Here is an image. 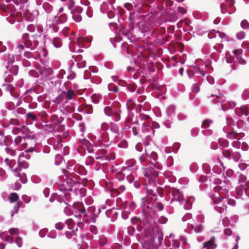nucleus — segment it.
Returning <instances> with one entry per match:
<instances>
[{"label": "nucleus", "instance_id": "44", "mask_svg": "<svg viewBox=\"0 0 249 249\" xmlns=\"http://www.w3.org/2000/svg\"><path fill=\"white\" fill-rule=\"evenodd\" d=\"M195 71L196 73L204 76L206 74V72L202 69L198 67L195 68Z\"/></svg>", "mask_w": 249, "mask_h": 249}, {"label": "nucleus", "instance_id": "27", "mask_svg": "<svg viewBox=\"0 0 249 249\" xmlns=\"http://www.w3.org/2000/svg\"><path fill=\"white\" fill-rule=\"evenodd\" d=\"M66 224L67 225L68 228L70 229H72L73 228V227L75 225L74 221L71 218H69L67 219L66 222Z\"/></svg>", "mask_w": 249, "mask_h": 249}, {"label": "nucleus", "instance_id": "58", "mask_svg": "<svg viewBox=\"0 0 249 249\" xmlns=\"http://www.w3.org/2000/svg\"><path fill=\"white\" fill-rule=\"evenodd\" d=\"M56 142H57V144L54 145V146L56 147V148H57V149L61 148L63 146V145L61 143L62 140L59 139V140H58V141Z\"/></svg>", "mask_w": 249, "mask_h": 249}, {"label": "nucleus", "instance_id": "29", "mask_svg": "<svg viewBox=\"0 0 249 249\" xmlns=\"http://www.w3.org/2000/svg\"><path fill=\"white\" fill-rule=\"evenodd\" d=\"M15 88L13 87V85L11 84H8L6 86V90L8 91H9L10 92V94L11 96H16L15 94L14 93V90Z\"/></svg>", "mask_w": 249, "mask_h": 249}, {"label": "nucleus", "instance_id": "38", "mask_svg": "<svg viewBox=\"0 0 249 249\" xmlns=\"http://www.w3.org/2000/svg\"><path fill=\"white\" fill-rule=\"evenodd\" d=\"M219 144L221 146L227 147L229 145V142L227 140H226L219 139Z\"/></svg>", "mask_w": 249, "mask_h": 249}, {"label": "nucleus", "instance_id": "2", "mask_svg": "<svg viewBox=\"0 0 249 249\" xmlns=\"http://www.w3.org/2000/svg\"><path fill=\"white\" fill-rule=\"evenodd\" d=\"M79 182L74 180L71 177H67L66 179L61 181L59 189L61 191H70L72 190V187L76 186Z\"/></svg>", "mask_w": 249, "mask_h": 249}, {"label": "nucleus", "instance_id": "53", "mask_svg": "<svg viewBox=\"0 0 249 249\" xmlns=\"http://www.w3.org/2000/svg\"><path fill=\"white\" fill-rule=\"evenodd\" d=\"M75 3V1L74 0H69L67 5L69 9H71L74 6Z\"/></svg>", "mask_w": 249, "mask_h": 249}, {"label": "nucleus", "instance_id": "26", "mask_svg": "<svg viewBox=\"0 0 249 249\" xmlns=\"http://www.w3.org/2000/svg\"><path fill=\"white\" fill-rule=\"evenodd\" d=\"M151 167H152L155 171H156L155 169H157L158 170H161L162 167L161 164H160L157 162H156L154 163H151L150 165H149V166L148 168H150Z\"/></svg>", "mask_w": 249, "mask_h": 249}, {"label": "nucleus", "instance_id": "17", "mask_svg": "<svg viewBox=\"0 0 249 249\" xmlns=\"http://www.w3.org/2000/svg\"><path fill=\"white\" fill-rule=\"evenodd\" d=\"M241 133H242L241 132H239V133H237L235 131H233L228 133L227 135V137L229 139H240L239 135Z\"/></svg>", "mask_w": 249, "mask_h": 249}, {"label": "nucleus", "instance_id": "8", "mask_svg": "<svg viewBox=\"0 0 249 249\" xmlns=\"http://www.w3.org/2000/svg\"><path fill=\"white\" fill-rule=\"evenodd\" d=\"M83 9L79 6H76L74 10L71 11L72 18L76 22H80L82 19V17L80 14L82 12Z\"/></svg>", "mask_w": 249, "mask_h": 249}, {"label": "nucleus", "instance_id": "45", "mask_svg": "<svg viewBox=\"0 0 249 249\" xmlns=\"http://www.w3.org/2000/svg\"><path fill=\"white\" fill-rule=\"evenodd\" d=\"M108 88L110 91H112L115 92H117L118 91V87L117 86H114V85H108Z\"/></svg>", "mask_w": 249, "mask_h": 249}, {"label": "nucleus", "instance_id": "23", "mask_svg": "<svg viewBox=\"0 0 249 249\" xmlns=\"http://www.w3.org/2000/svg\"><path fill=\"white\" fill-rule=\"evenodd\" d=\"M26 128V127L24 125H23L21 128L15 127L13 129V132L15 134H18L20 132L24 133Z\"/></svg>", "mask_w": 249, "mask_h": 249}, {"label": "nucleus", "instance_id": "20", "mask_svg": "<svg viewBox=\"0 0 249 249\" xmlns=\"http://www.w3.org/2000/svg\"><path fill=\"white\" fill-rule=\"evenodd\" d=\"M53 43L55 48H58L62 46V40L59 37H55L53 40Z\"/></svg>", "mask_w": 249, "mask_h": 249}, {"label": "nucleus", "instance_id": "61", "mask_svg": "<svg viewBox=\"0 0 249 249\" xmlns=\"http://www.w3.org/2000/svg\"><path fill=\"white\" fill-rule=\"evenodd\" d=\"M156 207L157 210L159 211H162L163 209V205L161 202H157Z\"/></svg>", "mask_w": 249, "mask_h": 249}, {"label": "nucleus", "instance_id": "49", "mask_svg": "<svg viewBox=\"0 0 249 249\" xmlns=\"http://www.w3.org/2000/svg\"><path fill=\"white\" fill-rule=\"evenodd\" d=\"M26 117L27 119H31L33 121L36 120V117L33 112H29L27 114Z\"/></svg>", "mask_w": 249, "mask_h": 249}, {"label": "nucleus", "instance_id": "24", "mask_svg": "<svg viewBox=\"0 0 249 249\" xmlns=\"http://www.w3.org/2000/svg\"><path fill=\"white\" fill-rule=\"evenodd\" d=\"M191 226L194 229L196 233L200 232L202 229V225L201 224H196L195 225H191Z\"/></svg>", "mask_w": 249, "mask_h": 249}, {"label": "nucleus", "instance_id": "41", "mask_svg": "<svg viewBox=\"0 0 249 249\" xmlns=\"http://www.w3.org/2000/svg\"><path fill=\"white\" fill-rule=\"evenodd\" d=\"M222 154L224 157L227 159H229L231 155V151L228 149L224 150L222 152Z\"/></svg>", "mask_w": 249, "mask_h": 249}, {"label": "nucleus", "instance_id": "14", "mask_svg": "<svg viewBox=\"0 0 249 249\" xmlns=\"http://www.w3.org/2000/svg\"><path fill=\"white\" fill-rule=\"evenodd\" d=\"M22 12V14H23L24 18H27L28 20H29L30 21L33 20L34 17L33 16L32 14L30 12L29 10L27 8H24L23 7Z\"/></svg>", "mask_w": 249, "mask_h": 249}, {"label": "nucleus", "instance_id": "54", "mask_svg": "<svg viewBox=\"0 0 249 249\" xmlns=\"http://www.w3.org/2000/svg\"><path fill=\"white\" fill-rule=\"evenodd\" d=\"M24 56L28 59L33 57V54L32 52L29 51H26L24 53Z\"/></svg>", "mask_w": 249, "mask_h": 249}, {"label": "nucleus", "instance_id": "46", "mask_svg": "<svg viewBox=\"0 0 249 249\" xmlns=\"http://www.w3.org/2000/svg\"><path fill=\"white\" fill-rule=\"evenodd\" d=\"M245 36L246 34L243 31L240 32L236 34V37L238 39H243Z\"/></svg>", "mask_w": 249, "mask_h": 249}, {"label": "nucleus", "instance_id": "60", "mask_svg": "<svg viewBox=\"0 0 249 249\" xmlns=\"http://www.w3.org/2000/svg\"><path fill=\"white\" fill-rule=\"evenodd\" d=\"M55 228L58 230H61L64 227V224L61 222H58L55 224Z\"/></svg>", "mask_w": 249, "mask_h": 249}, {"label": "nucleus", "instance_id": "47", "mask_svg": "<svg viewBox=\"0 0 249 249\" xmlns=\"http://www.w3.org/2000/svg\"><path fill=\"white\" fill-rule=\"evenodd\" d=\"M48 231V230L47 229L41 230L39 232V236L42 238L45 237Z\"/></svg>", "mask_w": 249, "mask_h": 249}, {"label": "nucleus", "instance_id": "42", "mask_svg": "<svg viewBox=\"0 0 249 249\" xmlns=\"http://www.w3.org/2000/svg\"><path fill=\"white\" fill-rule=\"evenodd\" d=\"M64 96L63 95L58 96L53 101L56 104H59L63 100Z\"/></svg>", "mask_w": 249, "mask_h": 249}, {"label": "nucleus", "instance_id": "6", "mask_svg": "<svg viewBox=\"0 0 249 249\" xmlns=\"http://www.w3.org/2000/svg\"><path fill=\"white\" fill-rule=\"evenodd\" d=\"M19 199V197L18 194L16 193H12L10 194L9 196V200L10 203H14L17 201V203L14 207V210H15V213H17L18 211V209L20 207L21 205L22 204V202L20 201H18Z\"/></svg>", "mask_w": 249, "mask_h": 249}, {"label": "nucleus", "instance_id": "15", "mask_svg": "<svg viewBox=\"0 0 249 249\" xmlns=\"http://www.w3.org/2000/svg\"><path fill=\"white\" fill-rule=\"evenodd\" d=\"M74 209L80 213H84L86 212V209L84 207L83 203L80 202L74 203L73 205Z\"/></svg>", "mask_w": 249, "mask_h": 249}, {"label": "nucleus", "instance_id": "5", "mask_svg": "<svg viewBox=\"0 0 249 249\" xmlns=\"http://www.w3.org/2000/svg\"><path fill=\"white\" fill-rule=\"evenodd\" d=\"M230 188V185L226 181H223L220 183L219 185L215 186L213 190L215 192H218L219 194L224 195L225 197H227L228 193Z\"/></svg>", "mask_w": 249, "mask_h": 249}, {"label": "nucleus", "instance_id": "48", "mask_svg": "<svg viewBox=\"0 0 249 249\" xmlns=\"http://www.w3.org/2000/svg\"><path fill=\"white\" fill-rule=\"evenodd\" d=\"M200 90L199 86L198 84L195 83L194 84L192 88V91L195 93H198Z\"/></svg>", "mask_w": 249, "mask_h": 249}, {"label": "nucleus", "instance_id": "39", "mask_svg": "<svg viewBox=\"0 0 249 249\" xmlns=\"http://www.w3.org/2000/svg\"><path fill=\"white\" fill-rule=\"evenodd\" d=\"M140 126V124H139L138 125H135L132 127V132L134 136H137L138 135Z\"/></svg>", "mask_w": 249, "mask_h": 249}, {"label": "nucleus", "instance_id": "55", "mask_svg": "<svg viewBox=\"0 0 249 249\" xmlns=\"http://www.w3.org/2000/svg\"><path fill=\"white\" fill-rule=\"evenodd\" d=\"M211 122L209 120H206L203 121L202 124V127L203 128H206L210 125Z\"/></svg>", "mask_w": 249, "mask_h": 249}, {"label": "nucleus", "instance_id": "16", "mask_svg": "<svg viewBox=\"0 0 249 249\" xmlns=\"http://www.w3.org/2000/svg\"><path fill=\"white\" fill-rule=\"evenodd\" d=\"M90 41L89 40H88L82 37H80L77 39V43L78 46L80 48L86 47V43Z\"/></svg>", "mask_w": 249, "mask_h": 249}, {"label": "nucleus", "instance_id": "37", "mask_svg": "<svg viewBox=\"0 0 249 249\" xmlns=\"http://www.w3.org/2000/svg\"><path fill=\"white\" fill-rule=\"evenodd\" d=\"M9 123L11 124L18 125L20 124L19 120L17 118H12L10 120Z\"/></svg>", "mask_w": 249, "mask_h": 249}, {"label": "nucleus", "instance_id": "34", "mask_svg": "<svg viewBox=\"0 0 249 249\" xmlns=\"http://www.w3.org/2000/svg\"><path fill=\"white\" fill-rule=\"evenodd\" d=\"M5 151L7 154H9L11 156H14L16 155V151L9 147H6Z\"/></svg>", "mask_w": 249, "mask_h": 249}, {"label": "nucleus", "instance_id": "51", "mask_svg": "<svg viewBox=\"0 0 249 249\" xmlns=\"http://www.w3.org/2000/svg\"><path fill=\"white\" fill-rule=\"evenodd\" d=\"M125 190V187L123 185H121L119 186L118 188L114 189L115 192L120 194L121 193L123 192Z\"/></svg>", "mask_w": 249, "mask_h": 249}, {"label": "nucleus", "instance_id": "59", "mask_svg": "<svg viewBox=\"0 0 249 249\" xmlns=\"http://www.w3.org/2000/svg\"><path fill=\"white\" fill-rule=\"evenodd\" d=\"M16 242L19 247H20L22 245V240L21 237H18L16 239Z\"/></svg>", "mask_w": 249, "mask_h": 249}, {"label": "nucleus", "instance_id": "25", "mask_svg": "<svg viewBox=\"0 0 249 249\" xmlns=\"http://www.w3.org/2000/svg\"><path fill=\"white\" fill-rule=\"evenodd\" d=\"M102 142L107 143L109 142L108 135L107 132H104L101 136Z\"/></svg>", "mask_w": 249, "mask_h": 249}, {"label": "nucleus", "instance_id": "18", "mask_svg": "<svg viewBox=\"0 0 249 249\" xmlns=\"http://www.w3.org/2000/svg\"><path fill=\"white\" fill-rule=\"evenodd\" d=\"M225 197L223 195H220L219 193L217 194V196H215L213 198V202L215 204H219L222 201L224 198Z\"/></svg>", "mask_w": 249, "mask_h": 249}, {"label": "nucleus", "instance_id": "3", "mask_svg": "<svg viewBox=\"0 0 249 249\" xmlns=\"http://www.w3.org/2000/svg\"><path fill=\"white\" fill-rule=\"evenodd\" d=\"M211 97L213 98V102L214 104L221 103V107L223 110H226L231 107V105L229 103H225L226 102L224 96L220 93L219 91L216 93H211Z\"/></svg>", "mask_w": 249, "mask_h": 249}, {"label": "nucleus", "instance_id": "32", "mask_svg": "<svg viewBox=\"0 0 249 249\" xmlns=\"http://www.w3.org/2000/svg\"><path fill=\"white\" fill-rule=\"evenodd\" d=\"M232 157L233 160L237 162L239 161L241 158V155L239 152H235L232 153Z\"/></svg>", "mask_w": 249, "mask_h": 249}, {"label": "nucleus", "instance_id": "50", "mask_svg": "<svg viewBox=\"0 0 249 249\" xmlns=\"http://www.w3.org/2000/svg\"><path fill=\"white\" fill-rule=\"evenodd\" d=\"M241 186L244 188L247 193H249V180L247 181L245 184H241Z\"/></svg>", "mask_w": 249, "mask_h": 249}, {"label": "nucleus", "instance_id": "33", "mask_svg": "<svg viewBox=\"0 0 249 249\" xmlns=\"http://www.w3.org/2000/svg\"><path fill=\"white\" fill-rule=\"evenodd\" d=\"M4 162L9 168H12L13 163H15V161L14 160H9L8 158H6L4 160Z\"/></svg>", "mask_w": 249, "mask_h": 249}, {"label": "nucleus", "instance_id": "11", "mask_svg": "<svg viewBox=\"0 0 249 249\" xmlns=\"http://www.w3.org/2000/svg\"><path fill=\"white\" fill-rule=\"evenodd\" d=\"M63 120V118L61 117L59 118L55 115H52L51 117V122L52 123L50 124L51 127L53 128L55 127L58 124H60Z\"/></svg>", "mask_w": 249, "mask_h": 249}, {"label": "nucleus", "instance_id": "10", "mask_svg": "<svg viewBox=\"0 0 249 249\" xmlns=\"http://www.w3.org/2000/svg\"><path fill=\"white\" fill-rule=\"evenodd\" d=\"M78 111L80 112L84 111L87 114H91L93 111L92 107L91 105L83 104L79 107Z\"/></svg>", "mask_w": 249, "mask_h": 249}, {"label": "nucleus", "instance_id": "40", "mask_svg": "<svg viewBox=\"0 0 249 249\" xmlns=\"http://www.w3.org/2000/svg\"><path fill=\"white\" fill-rule=\"evenodd\" d=\"M227 206L225 203H223L218 207V211L220 213H224L227 210Z\"/></svg>", "mask_w": 249, "mask_h": 249}, {"label": "nucleus", "instance_id": "62", "mask_svg": "<svg viewBox=\"0 0 249 249\" xmlns=\"http://www.w3.org/2000/svg\"><path fill=\"white\" fill-rule=\"evenodd\" d=\"M224 234L227 236H231L232 234V231L229 228H226L224 231Z\"/></svg>", "mask_w": 249, "mask_h": 249}, {"label": "nucleus", "instance_id": "43", "mask_svg": "<svg viewBox=\"0 0 249 249\" xmlns=\"http://www.w3.org/2000/svg\"><path fill=\"white\" fill-rule=\"evenodd\" d=\"M243 52V50L241 49H235L233 51V53L236 57H238V56L242 54Z\"/></svg>", "mask_w": 249, "mask_h": 249}, {"label": "nucleus", "instance_id": "1", "mask_svg": "<svg viewBox=\"0 0 249 249\" xmlns=\"http://www.w3.org/2000/svg\"><path fill=\"white\" fill-rule=\"evenodd\" d=\"M143 174L146 177L145 187L146 190V196L142 199V206L143 207L142 212L146 213V209L152 210L151 206H149L150 202L153 199L151 198L150 196L155 197L154 201L157 199V196L155 193V191L156 189V181L157 178L159 176L158 171H155L152 167L150 168H146L143 170Z\"/></svg>", "mask_w": 249, "mask_h": 249}, {"label": "nucleus", "instance_id": "21", "mask_svg": "<svg viewBox=\"0 0 249 249\" xmlns=\"http://www.w3.org/2000/svg\"><path fill=\"white\" fill-rule=\"evenodd\" d=\"M142 131L143 133L151 131L153 134H154V130L151 126L146 124L144 123H142Z\"/></svg>", "mask_w": 249, "mask_h": 249}, {"label": "nucleus", "instance_id": "31", "mask_svg": "<svg viewBox=\"0 0 249 249\" xmlns=\"http://www.w3.org/2000/svg\"><path fill=\"white\" fill-rule=\"evenodd\" d=\"M135 104L131 99H128L126 103V106L129 110L132 109L135 107Z\"/></svg>", "mask_w": 249, "mask_h": 249}, {"label": "nucleus", "instance_id": "7", "mask_svg": "<svg viewBox=\"0 0 249 249\" xmlns=\"http://www.w3.org/2000/svg\"><path fill=\"white\" fill-rule=\"evenodd\" d=\"M172 195L173 198L171 199V201H177L180 204H182L184 202V197L183 195L180 193L178 189H173L172 191Z\"/></svg>", "mask_w": 249, "mask_h": 249}, {"label": "nucleus", "instance_id": "56", "mask_svg": "<svg viewBox=\"0 0 249 249\" xmlns=\"http://www.w3.org/2000/svg\"><path fill=\"white\" fill-rule=\"evenodd\" d=\"M16 49L18 50L19 55H20L21 54V52L24 50V47L22 44H19L17 46Z\"/></svg>", "mask_w": 249, "mask_h": 249}, {"label": "nucleus", "instance_id": "64", "mask_svg": "<svg viewBox=\"0 0 249 249\" xmlns=\"http://www.w3.org/2000/svg\"><path fill=\"white\" fill-rule=\"evenodd\" d=\"M48 237L51 238H55L56 237V232L55 231H52L48 234Z\"/></svg>", "mask_w": 249, "mask_h": 249}, {"label": "nucleus", "instance_id": "36", "mask_svg": "<svg viewBox=\"0 0 249 249\" xmlns=\"http://www.w3.org/2000/svg\"><path fill=\"white\" fill-rule=\"evenodd\" d=\"M241 26L244 29H249V23L246 19H244L241 21Z\"/></svg>", "mask_w": 249, "mask_h": 249}, {"label": "nucleus", "instance_id": "35", "mask_svg": "<svg viewBox=\"0 0 249 249\" xmlns=\"http://www.w3.org/2000/svg\"><path fill=\"white\" fill-rule=\"evenodd\" d=\"M12 171L15 173V176L19 177H21L20 171L21 170L20 168L18 167H16L15 168H13V167L12 166V168H11Z\"/></svg>", "mask_w": 249, "mask_h": 249}, {"label": "nucleus", "instance_id": "57", "mask_svg": "<svg viewBox=\"0 0 249 249\" xmlns=\"http://www.w3.org/2000/svg\"><path fill=\"white\" fill-rule=\"evenodd\" d=\"M109 125L106 123H103L101 125V129L103 131H107L108 130Z\"/></svg>", "mask_w": 249, "mask_h": 249}, {"label": "nucleus", "instance_id": "4", "mask_svg": "<svg viewBox=\"0 0 249 249\" xmlns=\"http://www.w3.org/2000/svg\"><path fill=\"white\" fill-rule=\"evenodd\" d=\"M120 105L117 104L116 108L112 107H106L104 108L105 114L107 116H113L115 121H118L120 119Z\"/></svg>", "mask_w": 249, "mask_h": 249}, {"label": "nucleus", "instance_id": "30", "mask_svg": "<svg viewBox=\"0 0 249 249\" xmlns=\"http://www.w3.org/2000/svg\"><path fill=\"white\" fill-rule=\"evenodd\" d=\"M63 22V21L61 19V18L60 17L56 16L54 17V19L53 20V26H54L56 25L61 23Z\"/></svg>", "mask_w": 249, "mask_h": 249}, {"label": "nucleus", "instance_id": "22", "mask_svg": "<svg viewBox=\"0 0 249 249\" xmlns=\"http://www.w3.org/2000/svg\"><path fill=\"white\" fill-rule=\"evenodd\" d=\"M66 97L67 98L69 99V100H71V99H74L76 95V94L74 93V92L72 90H71V89H70L66 93Z\"/></svg>", "mask_w": 249, "mask_h": 249}, {"label": "nucleus", "instance_id": "13", "mask_svg": "<svg viewBox=\"0 0 249 249\" xmlns=\"http://www.w3.org/2000/svg\"><path fill=\"white\" fill-rule=\"evenodd\" d=\"M22 42L27 48H31L32 45V42L29 38L28 34H24L22 37Z\"/></svg>", "mask_w": 249, "mask_h": 249}, {"label": "nucleus", "instance_id": "19", "mask_svg": "<svg viewBox=\"0 0 249 249\" xmlns=\"http://www.w3.org/2000/svg\"><path fill=\"white\" fill-rule=\"evenodd\" d=\"M110 130L115 134H118L119 132V127L118 125L114 123L111 122L109 124Z\"/></svg>", "mask_w": 249, "mask_h": 249}, {"label": "nucleus", "instance_id": "28", "mask_svg": "<svg viewBox=\"0 0 249 249\" xmlns=\"http://www.w3.org/2000/svg\"><path fill=\"white\" fill-rule=\"evenodd\" d=\"M33 44L34 46V48L36 47L38 45V39L40 37V35H38L37 34H35L33 36Z\"/></svg>", "mask_w": 249, "mask_h": 249}, {"label": "nucleus", "instance_id": "63", "mask_svg": "<svg viewBox=\"0 0 249 249\" xmlns=\"http://www.w3.org/2000/svg\"><path fill=\"white\" fill-rule=\"evenodd\" d=\"M217 34H216V32H215L214 30L211 31L209 34L208 36L210 38H212L213 37H216L217 36Z\"/></svg>", "mask_w": 249, "mask_h": 249}, {"label": "nucleus", "instance_id": "12", "mask_svg": "<svg viewBox=\"0 0 249 249\" xmlns=\"http://www.w3.org/2000/svg\"><path fill=\"white\" fill-rule=\"evenodd\" d=\"M235 112L239 115H244L247 116L249 114V108L246 106H242L239 108H236Z\"/></svg>", "mask_w": 249, "mask_h": 249}, {"label": "nucleus", "instance_id": "9", "mask_svg": "<svg viewBox=\"0 0 249 249\" xmlns=\"http://www.w3.org/2000/svg\"><path fill=\"white\" fill-rule=\"evenodd\" d=\"M217 245L215 243V237H212L210 239L203 243V248L206 249H215Z\"/></svg>", "mask_w": 249, "mask_h": 249}, {"label": "nucleus", "instance_id": "52", "mask_svg": "<svg viewBox=\"0 0 249 249\" xmlns=\"http://www.w3.org/2000/svg\"><path fill=\"white\" fill-rule=\"evenodd\" d=\"M137 86L134 84H129L127 87L128 89L131 92L134 91L136 89Z\"/></svg>", "mask_w": 249, "mask_h": 249}]
</instances>
